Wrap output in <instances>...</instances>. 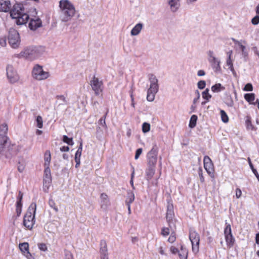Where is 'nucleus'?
Masks as SVG:
<instances>
[{"mask_svg": "<svg viewBox=\"0 0 259 259\" xmlns=\"http://www.w3.org/2000/svg\"><path fill=\"white\" fill-rule=\"evenodd\" d=\"M252 172H253V174H254V175L255 176V177H256L257 179L259 182V174H258L257 170L256 169H253Z\"/></svg>", "mask_w": 259, "mask_h": 259, "instance_id": "63", "label": "nucleus"}, {"mask_svg": "<svg viewBox=\"0 0 259 259\" xmlns=\"http://www.w3.org/2000/svg\"><path fill=\"white\" fill-rule=\"evenodd\" d=\"M32 75L34 79L42 80L47 79L50 76V73L44 71L42 66L36 64L33 68Z\"/></svg>", "mask_w": 259, "mask_h": 259, "instance_id": "5", "label": "nucleus"}, {"mask_svg": "<svg viewBox=\"0 0 259 259\" xmlns=\"http://www.w3.org/2000/svg\"><path fill=\"white\" fill-rule=\"evenodd\" d=\"M142 151L143 150L142 148H139L136 150L135 156V159H138L139 158V157H140V155L142 152Z\"/></svg>", "mask_w": 259, "mask_h": 259, "instance_id": "51", "label": "nucleus"}, {"mask_svg": "<svg viewBox=\"0 0 259 259\" xmlns=\"http://www.w3.org/2000/svg\"><path fill=\"white\" fill-rule=\"evenodd\" d=\"M242 195V191L240 189L237 188L236 189V197L237 198H239Z\"/></svg>", "mask_w": 259, "mask_h": 259, "instance_id": "54", "label": "nucleus"}, {"mask_svg": "<svg viewBox=\"0 0 259 259\" xmlns=\"http://www.w3.org/2000/svg\"><path fill=\"white\" fill-rule=\"evenodd\" d=\"M134 175H135V169H134V168L133 167V171H132V173L131 174V180H130V184H131V185H132V187L134 186Z\"/></svg>", "mask_w": 259, "mask_h": 259, "instance_id": "55", "label": "nucleus"}, {"mask_svg": "<svg viewBox=\"0 0 259 259\" xmlns=\"http://www.w3.org/2000/svg\"><path fill=\"white\" fill-rule=\"evenodd\" d=\"M220 114L222 121L224 123L228 122L229 121V117L226 112L223 110H221Z\"/></svg>", "mask_w": 259, "mask_h": 259, "instance_id": "32", "label": "nucleus"}, {"mask_svg": "<svg viewBox=\"0 0 259 259\" xmlns=\"http://www.w3.org/2000/svg\"><path fill=\"white\" fill-rule=\"evenodd\" d=\"M27 259H35L32 254L30 252H28L24 255Z\"/></svg>", "mask_w": 259, "mask_h": 259, "instance_id": "58", "label": "nucleus"}, {"mask_svg": "<svg viewBox=\"0 0 259 259\" xmlns=\"http://www.w3.org/2000/svg\"><path fill=\"white\" fill-rule=\"evenodd\" d=\"M135 196L134 194H131L130 196H128L127 200L126 201V203L127 205L131 204L134 200Z\"/></svg>", "mask_w": 259, "mask_h": 259, "instance_id": "45", "label": "nucleus"}, {"mask_svg": "<svg viewBox=\"0 0 259 259\" xmlns=\"http://www.w3.org/2000/svg\"><path fill=\"white\" fill-rule=\"evenodd\" d=\"M188 251L186 249L181 248V252L179 253L180 259H187Z\"/></svg>", "mask_w": 259, "mask_h": 259, "instance_id": "34", "label": "nucleus"}, {"mask_svg": "<svg viewBox=\"0 0 259 259\" xmlns=\"http://www.w3.org/2000/svg\"><path fill=\"white\" fill-rule=\"evenodd\" d=\"M82 150V141H81L80 142L79 147L75 153L74 160H77L78 159L80 160V157L81 155Z\"/></svg>", "mask_w": 259, "mask_h": 259, "instance_id": "29", "label": "nucleus"}, {"mask_svg": "<svg viewBox=\"0 0 259 259\" xmlns=\"http://www.w3.org/2000/svg\"><path fill=\"white\" fill-rule=\"evenodd\" d=\"M8 130V125L6 123H2L0 125V136H7Z\"/></svg>", "mask_w": 259, "mask_h": 259, "instance_id": "26", "label": "nucleus"}, {"mask_svg": "<svg viewBox=\"0 0 259 259\" xmlns=\"http://www.w3.org/2000/svg\"><path fill=\"white\" fill-rule=\"evenodd\" d=\"M149 79L150 81V85L147 91V100L152 102L154 100L155 94L158 91V80L152 74L149 75Z\"/></svg>", "mask_w": 259, "mask_h": 259, "instance_id": "4", "label": "nucleus"}, {"mask_svg": "<svg viewBox=\"0 0 259 259\" xmlns=\"http://www.w3.org/2000/svg\"><path fill=\"white\" fill-rule=\"evenodd\" d=\"M155 166H148L146 170V175L148 180L151 179L155 174Z\"/></svg>", "mask_w": 259, "mask_h": 259, "instance_id": "21", "label": "nucleus"}, {"mask_svg": "<svg viewBox=\"0 0 259 259\" xmlns=\"http://www.w3.org/2000/svg\"><path fill=\"white\" fill-rule=\"evenodd\" d=\"M171 9L173 12H175L179 6V0H170L168 2Z\"/></svg>", "mask_w": 259, "mask_h": 259, "instance_id": "25", "label": "nucleus"}, {"mask_svg": "<svg viewBox=\"0 0 259 259\" xmlns=\"http://www.w3.org/2000/svg\"><path fill=\"white\" fill-rule=\"evenodd\" d=\"M44 178L52 179L50 166H45Z\"/></svg>", "mask_w": 259, "mask_h": 259, "instance_id": "33", "label": "nucleus"}, {"mask_svg": "<svg viewBox=\"0 0 259 259\" xmlns=\"http://www.w3.org/2000/svg\"><path fill=\"white\" fill-rule=\"evenodd\" d=\"M174 216L175 213L173 210V206L172 205H168L167 207V211L166 214V219L168 224L172 221Z\"/></svg>", "mask_w": 259, "mask_h": 259, "instance_id": "17", "label": "nucleus"}, {"mask_svg": "<svg viewBox=\"0 0 259 259\" xmlns=\"http://www.w3.org/2000/svg\"><path fill=\"white\" fill-rule=\"evenodd\" d=\"M209 90L206 89L204 92H202V95L204 99H205L207 101H209L211 98V96L208 93Z\"/></svg>", "mask_w": 259, "mask_h": 259, "instance_id": "36", "label": "nucleus"}, {"mask_svg": "<svg viewBox=\"0 0 259 259\" xmlns=\"http://www.w3.org/2000/svg\"><path fill=\"white\" fill-rule=\"evenodd\" d=\"M170 250L171 253L173 254H176L179 252L178 249L175 246H171Z\"/></svg>", "mask_w": 259, "mask_h": 259, "instance_id": "56", "label": "nucleus"}, {"mask_svg": "<svg viewBox=\"0 0 259 259\" xmlns=\"http://www.w3.org/2000/svg\"><path fill=\"white\" fill-rule=\"evenodd\" d=\"M63 141L69 145L72 146L74 144L72 138H70L66 135L63 136Z\"/></svg>", "mask_w": 259, "mask_h": 259, "instance_id": "35", "label": "nucleus"}, {"mask_svg": "<svg viewBox=\"0 0 259 259\" xmlns=\"http://www.w3.org/2000/svg\"><path fill=\"white\" fill-rule=\"evenodd\" d=\"M255 242H256V244H259V233H258L256 234Z\"/></svg>", "mask_w": 259, "mask_h": 259, "instance_id": "64", "label": "nucleus"}, {"mask_svg": "<svg viewBox=\"0 0 259 259\" xmlns=\"http://www.w3.org/2000/svg\"><path fill=\"white\" fill-rule=\"evenodd\" d=\"M198 88L199 89H203L206 85V83L204 80H200L197 83Z\"/></svg>", "mask_w": 259, "mask_h": 259, "instance_id": "49", "label": "nucleus"}, {"mask_svg": "<svg viewBox=\"0 0 259 259\" xmlns=\"http://www.w3.org/2000/svg\"><path fill=\"white\" fill-rule=\"evenodd\" d=\"M38 247L41 251H46L48 250L47 245L44 243H40L38 244Z\"/></svg>", "mask_w": 259, "mask_h": 259, "instance_id": "43", "label": "nucleus"}, {"mask_svg": "<svg viewBox=\"0 0 259 259\" xmlns=\"http://www.w3.org/2000/svg\"><path fill=\"white\" fill-rule=\"evenodd\" d=\"M245 100L248 102L250 104L254 105L255 103L254 102L255 100V94L254 93H247L244 96Z\"/></svg>", "mask_w": 259, "mask_h": 259, "instance_id": "20", "label": "nucleus"}, {"mask_svg": "<svg viewBox=\"0 0 259 259\" xmlns=\"http://www.w3.org/2000/svg\"><path fill=\"white\" fill-rule=\"evenodd\" d=\"M198 174L201 183H204L205 179L203 175V169L201 166H200L198 169Z\"/></svg>", "mask_w": 259, "mask_h": 259, "instance_id": "37", "label": "nucleus"}, {"mask_svg": "<svg viewBox=\"0 0 259 259\" xmlns=\"http://www.w3.org/2000/svg\"><path fill=\"white\" fill-rule=\"evenodd\" d=\"M56 99L62 101L65 104L67 103L66 98L63 95H57L56 96Z\"/></svg>", "mask_w": 259, "mask_h": 259, "instance_id": "53", "label": "nucleus"}, {"mask_svg": "<svg viewBox=\"0 0 259 259\" xmlns=\"http://www.w3.org/2000/svg\"><path fill=\"white\" fill-rule=\"evenodd\" d=\"M11 10V16L13 19H16L18 25L25 24L27 23L29 18V15L26 12L22 4H15Z\"/></svg>", "mask_w": 259, "mask_h": 259, "instance_id": "1", "label": "nucleus"}, {"mask_svg": "<svg viewBox=\"0 0 259 259\" xmlns=\"http://www.w3.org/2000/svg\"><path fill=\"white\" fill-rule=\"evenodd\" d=\"M36 121L37 123V126L39 128H41L43 126V121L41 116L40 115L37 116L36 119Z\"/></svg>", "mask_w": 259, "mask_h": 259, "instance_id": "39", "label": "nucleus"}, {"mask_svg": "<svg viewBox=\"0 0 259 259\" xmlns=\"http://www.w3.org/2000/svg\"><path fill=\"white\" fill-rule=\"evenodd\" d=\"M70 148L68 146H63L61 147L60 149V151L62 152H67L69 150Z\"/></svg>", "mask_w": 259, "mask_h": 259, "instance_id": "57", "label": "nucleus"}, {"mask_svg": "<svg viewBox=\"0 0 259 259\" xmlns=\"http://www.w3.org/2000/svg\"><path fill=\"white\" fill-rule=\"evenodd\" d=\"M100 253L101 259H108L107 245L105 240L100 241Z\"/></svg>", "mask_w": 259, "mask_h": 259, "instance_id": "14", "label": "nucleus"}, {"mask_svg": "<svg viewBox=\"0 0 259 259\" xmlns=\"http://www.w3.org/2000/svg\"><path fill=\"white\" fill-rule=\"evenodd\" d=\"M197 120V116L196 115H193L190 118L189 126L190 128H194L196 126Z\"/></svg>", "mask_w": 259, "mask_h": 259, "instance_id": "30", "label": "nucleus"}, {"mask_svg": "<svg viewBox=\"0 0 259 259\" xmlns=\"http://www.w3.org/2000/svg\"><path fill=\"white\" fill-rule=\"evenodd\" d=\"M59 7L64 15L63 20L67 22L74 16L75 9L74 6L68 0H61L59 2Z\"/></svg>", "mask_w": 259, "mask_h": 259, "instance_id": "2", "label": "nucleus"}, {"mask_svg": "<svg viewBox=\"0 0 259 259\" xmlns=\"http://www.w3.org/2000/svg\"><path fill=\"white\" fill-rule=\"evenodd\" d=\"M9 42L14 49L17 48L20 42L19 34L15 29H11L8 36Z\"/></svg>", "mask_w": 259, "mask_h": 259, "instance_id": "8", "label": "nucleus"}, {"mask_svg": "<svg viewBox=\"0 0 259 259\" xmlns=\"http://www.w3.org/2000/svg\"><path fill=\"white\" fill-rule=\"evenodd\" d=\"M8 139L7 136H0V153L3 150L7 143Z\"/></svg>", "mask_w": 259, "mask_h": 259, "instance_id": "27", "label": "nucleus"}, {"mask_svg": "<svg viewBox=\"0 0 259 259\" xmlns=\"http://www.w3.org/2000/svg\"><path fill=\"white\" fill-rule=\"evenodd\" d=\"M41 20L39 18H31L28 24L30 29L35 30L41 26Z\"/></svg>", "mask_w": 259, "mask_h": 259, "instance_id": "15", "label": "nucleus"}, {"mask_svg": "<svg viewBox=\"0 0 259 259\" xmlns=\"http://www.w3.org/2000/svg\"><path fill=\"white\" fill-rule=\"evenodd\" d=\"M232 40L235 45H237L239 47V48L242 52V55L244 57H246L248 55V53H247V51L246 50L245 47L244 46H243L240 41H239L234 38H232Z\"/></svg>", "mask_w": 259, "mask_h": 259, "instance_id": "22", "label": "nucleus"}, {"mask_svg": "<svg viewBox=\"0 0 259 259\" xmlns=\"http://www.w3.org/2000/svg\"><path fill=\"white\" fill-rule=\"evenodd\" d=\"M226 104L229 107H233L234 105V101L231 96H229L226 98Z\"/></svg>", "mask_w": 259, "mask_h": 259, "instance_id": "40", "label": "nucleus"}, {"mask_svg": "<svg viewBox=\"0 0 259 259\" xmlns=\"http://www.w3.org/2000/svg\"><path fill=\"white\" fill-rule=\"evenodd\" d=\"M52 183V179H44L43 180V190L45 192H48Z\"/></svg>", "mask_w": 259, "mask_h": 259, "instance_id": "23", "label": "nucleus"}, {"mask_svg": "<svg viewBox=\"0 0 259 259\" xmlns=\"http://www.w3.org/2000/svg\"><path fill=\"white\" fill-rule=\"evenodd\" d=\"M213 52L209 51L208 53L209 56V62L211 64L212 68L215 72H218L221 70L220 62L218 59L213 55Z\"/></svg>", "mask_w": 259, "mask_h": 259, "instance_id": "13", "label": "nucleus"}, {"mask_svg": "<svg viewBox=\"0 0 259 259\" xmlns=\"http://www.w3.org/2000/svg\"><path fill=\"white\" fill-rule=\"evenodd\" d=\"M204 168L208 175L212 178H214V165L208 156H205L203 158Z\"/></svg>", "mask_w": 259, "mask_h": 259, "instance_id": "11", "label": "nucleus"}, {"mask_svg": "<svg viewBox=\"0 0 259 259\" xmlns=\"http://www.w3.org/2000/svg\"><path fill=\"white\" fill-rule=\"evenodd\" d=\"M51 154L50 150H46L44 153V166H50Z\"/></svg>", "mask_w": 259, "mask_h": 259, "instance_id": "19", "label": "nucleus"}, {"mask_svg": "<svg viewBox=\"0 0 259 259\" xmlns=\"http://www.w3.org/2000/svg\"><path fill=\"white\" fill-rule=\"evenodd\" d=\"M50 206L53 208L56 211H58V207L56 206L55 202L52 199H50L49 201Z\"/></svg>", "mask_w": 259, "mask_h": 259, "instance_id": "46", "label": "nucleus"}, {"mask_svg": "<svg viewBox=\"0 0 259 259\" xmlns=\"http://www.w3.org/2000/svg\"><path fill=\"white\" fill-rule=\"evenodd\" d=\"M176 240V234L172 233L170 234V236L168 239V241L171 243H174Z\"/></svg>", "mask_w": 259, "mask_h": 259, "instance_id": "48", "label": "nucleus"}, {"mask_svg": "<svg viewBox=\"0 0 259 259\" xmlns=\"http://www.w3.org/2000/svg\"><path fill=\"white\" fill-rule=\"evenodd\" d=\"M22 207H16V211L18 216H19L21 212Z\"/></svg>", "mask_w": 259, "mask_h": 259, "instance_id": "62", "label": "nucleus"}, {"mask_svg": "<svg viewBox=\"0 0 259 259\" xmlns=\"http://www.w3.org/2000/svg\"><path fill=\"white\" fill-rule=\"evenodd\" d=\"M245 125L247 130H253L254 126L251 123V119L250 116H246L245 119Z\"/></svg>", "mask_w": 259, "mask_h": 259, "instance_id": "28", "label": "nucleus"}, {"mask_svg": "<svg viewBox=\"0 0 259 259\" xmlns=\"http://www.w3.org/2000/svg\"><path fill=\"white\" fill-rule=\"evenodd\" d=\"M101 198L102 200H103V201H105V200H107V199H108V195L105 193H102L101 194Z\"/></svg>", "mask_w": 259, "mask_h": 259, "instance_id": "60", "label": "nucleus"}, {"mask_svg": "<svg viewBox=\"0 0 259 259\" xmlns=\"http://www.w3.org/2000/svg\"><path fill=\"white\" fill-rule=\"evenodd\" d=\"M11 7L10 0H0V11L7 12L11 10Z\"/></svg>", "mask_w": 259, "mask_h": 259, "instance_id": "16", "label": "nucleus"}, {"mask_svg": "<svg viewBox=\"0 0 259 259\" xmlns=\"http://www.w3.org/2000/svg\"><path fill=\"white\" fill-rule=\"evenodd\" d=\"M161 235L163 236H166L169 234V229L168 228L164 227L161 230Z\"/></svg>", "mask_w": 259, "mask_h": 259, "instance_id": "44", "label": "nucleus"}, {"mask_svg": "<svg viewBox=\"0 0 259 259\" xmlns=\"http://www.w3.org/2000/svg\"><path fill=\"white\" fill-rule=\"evenodd\" d=\"M108 112L107 111L104 116L103 117L101 118L99 120V123L104 127H107L105 119L106 118V116L108 114Z\"/></svg>", "mask_w": 259, "mask_h": 259, "instance_id": "38", "label": "nucleus"}, {"mask_svg": "<svg viewBox=\"0 0 259 259\" xmlns=\"http://www.w3.org/2000/svg\"><path fill=\"white\" fill-rule=\"evenodd\" d=\"M90 85L96 96L102 95L104 88L102 80H100L98 77L94 75L90 81Z\"/></svg>", "mask_w": 259, "mask_h": 259, "instance_id": "6", "label": "nucleus"}, {"mask_svg": "<svg viewBox=\"0 0 259 259\" xmlns=\"http://www.w3.org/2000/svg\"><path fill=\"white\" fill-rule=\"evenodd\" d=\"M23 194L21 191H19L17 197V201H22L23 199Z\"/></svg>", "mask_w": 259, "mask_h": 259, "instance_id": "59", "label": "nucleus"}, {"mask_svg": "<svg viewBox=\"0 0 259 259\" xmlns=\"http://www.w3.org/2000/svg\"><path fill=\"white\" fill-rule=\"evenodd\" d=\"M24 169H25L24 164L21 163L20 162H19L18 165V171L20 172H22L24 171Z\"/></svg>", "mask_w": 259, "mask_h": 259, "instance_id": "52", "label": "nucleus"}, {"mask_svg": "<svg viewBox=\"0 0 259 259\" xmlns=\"http://www.w3.org/2000/svg\"><path fill=\"white\" fill-rule=\"evenodd\" d=\"M252 85L250 83H247L243 88V91H252Z\"/></svg>", "mask_w": 259, "mask_h": 259, "instance_id": "47", "label": "nucleus"}, {"mask_svg": "<svg viewBox=\"0 0 259 259\" xmlns=\"http://www.w3.org/2000/svg\"><path fill=\"white\" fill-rule=\"evenodd\" d=\"M65 257L64 259H74L72 253L68 250L64 251Z\"/></svg>", "mask_w": 259, "mask_h": 259, "instance_id": "42", "label": "nucleus"}, {"mask_svg": "<svg viewBox=\"0 0 259 259\" xmlns=\"http://www.w3.org/2000/svg\"><path fill=\"white\" fill-rule=\"evenodd\" d=\"M36 209L35 203H32L29 206L24 218L23 224L28 230H31L35 224V214Z\"/></svg>", "mask_w": 259, "mask_h": 259, "instance_id": "3", "label": "nucleus"}, {"mask_svg": "<svg viewBox=\"0 0 259 259\" xmlns=\"http://www.w3.org/2000/svg\"><path fill=\"white\" fill-rule=\"evenodd\" d=\"M189 238L191 242L192 250L195 253H197L199 250V235L195 231H190Z\"/></svg>", "mask_w": 259, "mask_h": 259, "instance_id": "9", "label": "nucleus"}, {"mask_svg": "<svg viewBox=\"0 0 259 259\" xmlns=\"http://www.w3.org/2000/svg\"><path fill=\"white\" fill-rule=\"evenodd\" d=\"M143 27V25L141 23L137 24L131 30L132 35H137L141 31Z\"/></svg>", "mask_w": 259, "mask_h": 259, "instance_id": "24", "label": "nucleus"}, {"mask_svg": "<svg viewBox=\"0 0 259 259\" xmlns=\"http://www.w3.org/2000/svg\"><path fill=\"white\" fill-rule=\"evenodd\" d=\"M7 75L9 81L14 83L19 80V76L13 66L9 65L7 67Z\"/></svg>", "mask_w": 259, "mask_h": 259, "instance_id": "12", "label": "nucleus"}, {"mask_svg": "<svg viewBox=\"0 0 259 259\" xmlns=\"http://www.w3.org/2000/svg\"><path fill=\"white\" fill-rule=\"evenodd\" d=\"M158 148L156 146L153 147L147 153V166H155L157 160Z\"/></svg>", "mask_w": 259, "mask_h": 259, "instance_id": "10", "label": "nucleus"}, {"mask_svg": "<svg viewBox=\"0 0 259 259\" xmlns=\"http://www.w3.org/2000/svg\"><path fill=\"white\" fill-rule=\"evenodd\" d=\"M224 235L227 247L229 248H232L234 245L235 239L233 236L231 227L229 224L226 223L224 229Z\"/></svg>", "mask_w": 259, "mask_h": 259, "instance_id": "7", "label": "nucleus"}, {"mask_svg": "<svg viewBox=\"0 0 259 259\" xmlns=\"http://www.w3.org/2000/svg\"><path fill=\"white\" fill-rule=\"evenodd\" d=\"M19 248L23 255L29 252V245L28 242L19 243Z\"/></svg>", "mask_w": 259, "mask_h": 259, "instance_id": "18", "label": "nucleus"}, {"mask_svg": "<svg viewBox=\"0 0 259 259\" xmlns=\"http://www.w3.org/2000/svg\"><path fill=\"white\" fill-rule=\"evenodd\" d=\"M205 73L204 71L203 70H200L197 72V75L200 76H203L205 75Z\"/></svg>", "mask_w": 259, "mask_h": 259, "instance_id": "61", "label": "nucleus"}, {"mask_svg": "<svg viewBox=\"0 0 259 259\" xmlns=\"http://www.w3.org/2000/svg\"><path fill=\"white\" fill-rule=\"evenodd\" d=\"M224 89L225 87H223L221 83H216L211 87V91L213 92H219Z\"/></svg>", "mask_w": 259, "mask_h": 259, "instance_id": "31", "label": "nucleus"}, {"mask_svg": "<svg viewBox=\"0 0 259 259\" xmlns=\"http://www.w3.org/2000/svg\"><path fill=\"white\" fill-rule=\"evenodd\" d=\"M251 23L253 25H257L259 23V15H256L251 20Z\"/></svg>", "mask_w": 259, "mask_h": 259, "instance_id": "50", "label": "nucleus"}, {"mask_svg": "<svg viewBox=\"0 0 259 259\" xmlns=\"http://www.w3.org/2000/svg\"><path fill=\"white\" fill-rule=\"evenodd\" d=\"M150 130V125L149 123L144 122L142 125V131L145 133L148 132Z\"/></svg>", "mask_w": 259, "mask_h": 259, "instance_id": "41", "label": "nucleus"}]
</instances>
